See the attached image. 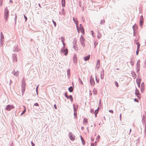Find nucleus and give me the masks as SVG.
Returning <instances> with one entry per match:
<instances>
[{
	"label": "nucleus",
	"mask_w": 146,
	"mask_h": 146,
	"mask_svg": "<svg viewBox=\"0 0 146 146\" xmlns=\"http://www.w3.org/2000/svg\"><path fill=\"white\" fill-rule=\"evenodd\" d=\"M104 22H105V20L104 19L103 20H101L100 21V24L102 25V24H103V23H104Z\"/></svg>",
	"instance_id": "nucleus-37"
},
{
	"label": "nucleus",
	"mask_w": 146,
	"mask_h": 146,
	"mask_svg": "<svg viewBox=\"0 0 146 146\" xmlns=\"http://www.w3.org/2000/svg\"><path fill=\"white\" fill-rule=\"evenodd\" d=\"M61 41L62 42H64V40H65V38L64 37L62 36L61 38Z\"/></svg>",
	"instance_id": "nucleus-36"
},
{
	"label": "nucleus",
	"mask_w": 146,
	"mask_h": 146,
	"mask_svg": "<svg viewBox=\"0 0 146 146\" xmlns=\"http://www.w3.org/2000/svg\"><path fill=\"white\" fill-rule=\"evenodd\" d=\"M24 18H25V21H27V17H26V16L24 15Z\"/></svg>",
	"instance_id": "nucleus-57"
},
{
	"label": "nucleus",
	"mask_w": 146,
	"mask_h": 146,
	"mask_svg": "<svg viewBox=\"0 0 146 146\" xmlns=\"http://www.w3.org/2000/svg\"><path fill=\"white\" fill-rule=\"evenodd\" d=\"M140 62V60H139L137 63V66L140 65L139 62Z\"/></svg>",
	"instance_id": "nucleus-46"
},
{
	"label": "nucleus",
	"mask_w": 146,
	"mask_h": 146,
	"mask_svg": "<svg viewBox=\"0 0 146 146\" xmlns=\"http://www.w3.org/2000/svg\"><path fill=\"white\" fill-rule=\"evenodd\" d=\"M115 85L117 87H118L119 85H118V83L117 82H116V81L115 82Z\"/></svg>",
	"instance_id": "nucleus-45"
},
{
	"label": "nucleus",
	"mask_w": 146,
	"mask_h": 146,
	"mask_svg": "<svg viewBox=\"0 0 146 146\" xmlns=\"http://www.w3.org/2000/svg\"><path fill=\"white\" fill-rule=\"evenodd\" d=\"M93 94L94 95H96L97 94V91L96 89H94L93 90Z\"/></svg>",
	"instance_id": "nucleus-27"
},
{
	"label": "nucleus",
	"mask_w": 146,
	"mask_h": 146,
	"mask_svg": "<svg viewBox=\"0 0 146 146\" xmlns=\"http://www.w3.org/2000/svg\"><path fill=\"white\" fill-rule=\"evenodd\" d=\"M31 144L32 146H35V144L32 142V141H31Z\"/></svg>",
	"instance_id": "nucleus-60"
},
{
	"label": "nucleus",
	"mask_w": 146,
	"mask_h": 146,
	"mask_svg": "<svg viewBox=\"0 0 146 146\" xmlns=\"http://www.w3.org/2000/svg\"><path fill=\"white\" fill-rule=\"evenodd\" d=\"M24 107L25 108V109L22 112V113H21V115H22L24 114L26 111V110L25 107L24 106Z\"/></svg>",
	"instance_id": "nucleus-30"
},
{
	"label": "nucleus",
	"mask_w": 146,
	"mask_h": 146,
	"mask_svg": "<svg viewBox=\"0 0 146 146\" xmlns=\"http://www.w3.org/2000/svg\"><path fill=\"white\" fill-rule=\"evenodd\" d=\"M67 76L68 78H69L70 76V70L68 69L67 70Z\"/></svg>",
	"instance_id": "nucleus-19"
},
{
	"label": "nucleus",
	"mask_w": 146,
	"mask_h": 146,
	"mask_svg": "<svg viewBox=\"0 0 146 146\" xmlns=\"http://www.w3.org/2000/svg\"><path fill=\"white\" fill-rule=\"evenodd\" d=\"M109 111L112 113H113V111L112 110H109Z\"/></svg>",
	"instance_id": "nucleus-64"
},
{
	"label": "nucleus",
	"mask_w": 146,
	"mask_h": 146,
	"mask_svg": "<svg viewBox=\"0 0 146 146\" xmlns=\"http://www.w3.org/2000/svg\"><path fill=\"white\" fill-rule=\"evenodd\" d=\"M15 18L14 19V20H15V24H16V21H17V15L16 14H15Z\"/></svg>",
	"instance_id": "nucleus-34"
},
{
	"label": "nucleus",
	"mask_w": 146,
	"mask_h": 146,
	"mask_svg": "<svg viewBox=\"0 0 146 146\" xmlns=\"http://www.w3.org/2000/svg\"><path fill=\"white\" fill-rule=\"evenodd\" d=\"M90 55H88L87 56L84 57V60L85 61H86L89 60L90 57Z\"/></svg>",
	"instance_id": "nucleus-12"
},
{
	"label": "nucleus",
	"mask_w": 146,
	"mask_h": 146,
	"mask_svg": "<svg viewBox=\"0 0 146 146\" xmlns=\"http://www.w3.org/2000/svg\"><path fill=\"white\" fill-rule=\"evenodd\" d=\"M90 81L91 85L92 86H94L95 84V82L94 79L91 78Z\"/></svg>",
	"instance_id": "nucleus-6"
},
{
	"label": "nucleus",
	"mask_w": 146,
	"mask_h": 146,
	"mask_svg": "<svg viewBox=\"0 0 146 146\" xmlns=\"http://www.w3.org/2000/svg\"><path fill=\"white\" fill-rule=\"evenodd\" d=\"M13 61H16L17 62V58L16 57L17 55L15 54H13Z\"/></svg>",
	"instance_id": "nucleus-9"
},
{
	"label": "nucleus",
	"mask_w": 146,
	"mask_h": 146,
	"mask_svg": "<svg viewBox=\"0 0 146 146\" xmlns=\"http://www.w3.org/2000/svg\"><path fill=\"white\" fill-rule=\"evenodd\" d=\"M131 74L132 75V76L134 78H135L136 76V75L135 73L133 71H132L131 72Z\"/></svg>",
	"instance_id": "nucleus-16"
},
{
	"label": "nucleus",
	"mask_w": 146,
	"mask_h": 146,
	"mask_svg": "<svg viewBox=\"0 0 146 146\" xmlns=\"http://www.w3.org/2000/svg\"><path fill=\"white\" fill-rule=\"evenodd\" d=\"M3 0H0V6H1L2 5Z\"/></svg>",
	"instance_id": "nucleus-47"
},
{
	"label": "nucleus",
	"mask_w": 146,
	"mask_h": 146,
	"mask_svg": "<svg viewBox=\"0 0 146 146\" xmlns=\"http://www.w3.org/2000/svg\"><path fill=\"white\" fill-rule=\"evenodd\" d=\"M73 62L74 63H76L77 62V59H73Z\"/></svg>",
	"instance_id": "nucleus-43"
},
{
	"label": "nucleus",
	"mask_w": 146,
	"mask_h": 146,
	"mask_svg": "<svg viewBox=\"0 0 146 146\" xmlns=\"http://www.w3.org/2000/svg\"><path fill=\"white\" fill-rule=\"evenodd\" d=\"M52 22H53V24H54V26L55 27H56V22L55 21H54V20H52Z\"/></svg>",
	"instance_id": "nucleus-44"
},
{
	"label": "nucleus",
	"mask_w": 146,
	"mask_h": 146,
	"mask_svg": "<svg viewBox=\"0 0 146 146\" xmlns=\"http://www.w3.org/2000/svg\"><path fill=\"white\" fill-rule=\"evenodd\" d=\"M74 117L75 118H77V112L76 111H74Z\"/></svg>",
	"instance_id": "nucleus-39"
},
{
	"label": "nucleus",
	"mask_w": 146,
	"mask_h": 146,
	"mask_svg": "<svg viewBox=\"0 0 146 146\" xmlns=\"http://www.w3.org/2000/svg\"><path fill=\"white\" fill-rule=\"evenodd\" d=\"M139 25L141 27H142V26L143 23V20H140L139 21Z\"/></svg>",
	"instance_id": "nucleus-22"
},
{
	"label": "nucleus",
	"mask_w": 146,
	"mask_h": 146,
	"mask_svg": "<svg viewBox=\"0 0 146 146\" xmlns=\"http://www.w3.org/2000/svg\"><path fill=\"white\" fill-rule=\"evenodd\" d=\"M99 110V108H98L96 110L94 111V113L95 115H97L98 113Z\"/></svg>",
	"instance_id": "nucleus-25"
},
{
	"label": "nucleus",
	"mask_w": 146,
	"mask_h": 146,
	"mask_svg": "<svg viewBox=\"0 0 146 146\" xmlns=\"http://www.w3.org/2000/svg\"><path fill=\"white\" fill-rule=\"evenodd\" d=\"M76 18H75V17H73V20L74 23H75L76 25V26H77V25H78V21L76 20Z\"/></svg>",
	"instance_id": "nucleus-14"
},
{
	"label": "nucleus",
	"mask_w": 146,
	"mask_h": 146,
	"mask_svg": "<svg viewBox=\"0 0 146 146\" xmlns=\"http://www.w3.org/2000/svg\"><path fill=\"white\" fill-rule=\"evenodd\" d=\"M145 115H143V119L142 120V122H145Z\"/></svg>",
	"instance_id": "nucleus-35"
},
{
	"label": "nucleus",
	"mask_w": 146,
	"mask_h": 146,
	"mask_svg": "<svg viewBox=\"0 0 146 146\" xmlns=\"http://www.w3.org/2000/svg\"><path fill=\"white\" fill-rule=\"evenodd\" d=\"M54 107L55 109H57V107L56 106V104L54 105Z\"/></svg>",
	"instance_id": "nucleus-63"
},
{
	"label": "nucleus",
	"mask_w": 146,
	"mask_h": 146,
	"mask_svg": "<svg viewBox=\"0 0 146 146\" xmlns=\"http://www.w3.org/2000/svg\"><path fill=\"white\" fill-rule=\"evenodd\" d=\"M68 91L70 92H72L73 90V88L72 86L70 87L68 89Z\"/></svg>",
	"instance_id": "nucleus-21"
},
{
	"label": "nucleus",
	"mask_w": 146,
	"mask_h": 146,
	"mask_svg": "<svg viewBox=\"0 0 146 146\" xmlns=\"http://www.w3.org/2000/svg\"><path fill=\"white\" fill-rule=\"evenodd\" d=\"M21 87L22 88V91L23 93H24L25 90V88L26 87V82H25V80L23 78L22 81V84Z\"/></svg>",
	"instance_id": "nucleus-2"
},
{
	"label": "nucleus",
	"mask_w": 146,
	"mask_h": 146,
	"mask_svg": "<svg viewBox=\"0 0 146 146\" xmlns=\"http://www.w3.org/2000/svg\"><path fill=\"white\" fill-rule=\"evenodd\" d=\"M61 3L62 7H64L65 6V0H62Z\"/></svg>",
	"instance_id": "nucleus-13"
},
{
	"label": "nucleus",
	"mask_w": 146,
	"mask_h": 146,
	"mask_svg": "<svg viewBox=\"0 0 146 146\" xmlns=\"http://www.w3.org/2000/svg\"><path fill=\"white\" fill-rule=\"evenodd\" d=\"M135 94L138 98H140V94L139 93L138 90L137 88H136Z\"/></svg>",
	"instance_id": "nucleus-7"
},
{
	"label": "nucleus",
	"mask_w": 146,
	"mask_h": 146,
	"mask_svg": "<svg viewBox=\"0 0 146 146\" xmlns=\"http://www.w3.org/2000/svg\"><path fill=\"white\" fill-rule=\"evenodd\" d=\"M79 28L80 29H82L83 28V26L81 24H80V27H79Z\"/></svg>",
	"instance_id": "nucleus-50"
},
{
	"label": "nucleus",
	"mask_w": 146,
	"mask_h": 146,
	"mask_svg": "<svg viewBox=\"0 0 146 146\" xmlns=\"http://www.w3.org/2000/svg\"><path fill=\"white\" fill-rule=\"evenodd\" d=\"M87 119L86 118H84L83 123L84 124L86 125L88 123Z\"/></svg>",
	"instance_id": "nucleus-18"
},
{
	"label": "nucleus",
	"mask_w": 146,
	"mask_h": 146,
	"mask_svg": "<svg viewBox=\"0 0 146 146\" xmlns=\"http://www.w3.org/2000/svg\"><path fill=\"white\" fill-rule=\"evenodd\" d=\"M130 64L132 66H133V65L134 64V63L131 60L130 61Z\"/></svg>",
	"instance_id": "nucleus-56"
},
{
	"label": "nucleus",
	"mask_w": 146,
	"mask_h": 146,
	"mask_svg": "<svg viewBox=\"0 0 146 146\" xmlns=\"http://www.w3.org/2000/svg\"><path fill=\"white\" fill-rule=\"evenodd\" d=\"M77 29L78 31V33H79V30H80V28H79V27L78 26V25H77V26H76Z\"/></svg>",
	"instance_id": "nucleus-40"
},
{
	"label": "nucleus",
	"mask_w": 146,
	"mask_h": 146,
	"mask_svg": "<svg viewBox=\"0 0 146 146\" xmlns=\"http://www.w3.org/2000/svg\"><path fill=\"white\" fill-rule=\"evenodd\" d=\"M94 48H96V46L98 44V43L96 41H94Z\"/></svg>",
	"instance_id": "nucleus-33"
},
{
	"label": "nucleus",
	"mask_w": 146,
	"mask_h": 146,
	"mask_svg": "<svg viewBox=\"0 0 146 146\" xmlns=\"http://www.w3.org/2000/svg\"><path fill=\"white\" fill-rule=\"evenodd\" d=\"M136 44H137V49H139V48H140V44L138 42H137Z\"/></svg>",
	"instance_id": "nucleus-32"
},
{
	"label": "nucleus",
	"mask_w": 146,
	"mask_h": 146,
	"mask_svg": "<svg viewBox=\"0 0 146 146\" xmlns=\"http://www.w3.org/2000/svg\"><path fill=\"white\" fill-rule=\"evenodd\" d=\"M12 73L15 76H17L18 75L17 74L15 70H13L12 72Z\"/></svg>",
	"instance_id": "nucleus-20"
},
{
	"label": "nucleus",
	"mask_w": 146,
	"mask_h": 146,
	"mask_svg": "<svg viewBox=\"0 0 146 146\" xmlns=\"http://www.w3.org/2000/svg\"><path fill=\"white\" fill-rule=\"evenodd\" d=\"M80 29V30L82 34H84V28H83L82 29Z\"/></svg>",
	"instance_id": "nucleus-38"
},
{
	"label": "nucleus",
	"mask_w": 146,
	"mask_h": 146,
	"mask_svg": "<svg viewBox=\"0 0 146 146\" xmlns=\"http://www.w3.org/2000/svg\"><path fill=\"white\" fill-rule=\"evenodd\" d=\"M78 107L77 106H76V107L75 106L74 104H73L74 110V111H76Z\"/></svg>",
	"instance_id": "nucleus-24"
},
{
	"label": "nucleus",
	"mask_w": 146,
	"mask_h": 146,
	"mask_svg": "<svg viewBox=\"0 0 146 146\" xmlns=\"http://www.w3.org/2000/svg\"><path fill=\"white\" fill-rule=\"evenodd\" d=\"M80 137L81 141H83V140H84V139L81 135H80Z\"/></svg>",
	"instance_id": "nucleus-61"
},
{
	"label": "nucleus",
	"mask_w": 146,
	"mask_h": 146,
	"mask_svg": "<svg viewBox=\"0 0 146 146\" xmlns=\"http://www.w3.org/2000/svg\"><path fill=\"white\" fill-rule=\"evenodd\" d=\"M141 87H144V82H142L141 84Z\"/></svg>",
	"instance_id": "nucleus-51"
},
{
	"label": "nucleus",
	"mask_w": 146,
	"mask_h": 146,
	"mask_svg": "<svg viewBox=\"0 0 146 146\" xmlns=\"http://www.w3.org/2000/svg\"><path fill=\"white\" fill-rule=\"evenodd\" d=\"M4 39H1V41H0V42L1 44L2 43V42H3V40Z\"/></svg>",
	"instance_id": "nucleus-62"
},
{
	"label": "nucleus",
	"mask_w": 146,
	"mask_h": 146,
	"mask_svg": "<svg viewBox=\"0 0 146 146\" xmlns=\"http://www.w3.org/2000/svg\"><path fill=\"white\" fill-rule=\"evenodd\" d=\"M139 49H137V51H136V54L137 55H138L139 54Z\"/></svg>",
	"instance_id": "nucleus-41"
},
{
	"label": "nucleus",
	"mask_w": 146,
	"mask_h": 146,
	"mask_svg": "<svg viewBox=\"0 0 146 146\" xmlns=\"http://www.w3.org/2000/svg\"><path fill=\"white\" fill-rule=\"evenodd\" d=\"M104 70H103V71L101 72V79H103L104 77Z\"/></svg>",
	"instance_id": "nucleus-15"
},
{
	"label": "nucleus",
	"mask_w": 146,
	"mask_h": 146,
	"mask_svg": "<svg viewBox=\"0 0 146 146\" xmlns=\"http://www.w3.org/2000/svg\"><path fill=\"white\" fill-rule=\"evenodd\" d=\"M34 105L36 106H39V104H38L37 103H36Z\"/></svg>",
	"instance_id": "nucleus-58"
},
{
	"label": "nucleus",
	"mask_w": 146,
	"mask_h": 146,
	"mask_svg": "<svg viewBox=\"0 0 146 146\" xmlns=\"http://www.w3.org/2000/svg\"><path fill=\"white\" fill-rule=\"evenodd\" d=\"M68 99H70L71 102H72L73 100L72 96L71 95H70L69 96H68Z\"/></svg>",
	"instance_id": "nucleus-26"
},
{
	"label": "nucleus",
	"mask_w": 146,
	"mask_h": 146,
	"mask_svg": "<svg viewBox=\"0 0 146 146\" xmlns=\"http://www.w3.org/2000/svg\"><path fill=\"white\" fill-rule=\"evenodd\" d=\"M14 108V106L13 105H8L5 108V110L10 111Z\"/></svg>",
	"instance_id": "nucleus-4"
},
{
	"label": "nucleus",
	"mask_w": 146,
	"mask_h": 146,
	"mask_svg": "<svg viewBox=\"0 0 146 146\" xmlns=\"http://www.w3.org/2000/svg\"><path fill=\"white\" fill-rule=\"evenodd\" d=\"M69 136L70 139L71 140L73 141L74 139V138L73 137L72 135V134L71 132H70L69 133Z\"/></svg>",
	"instance_id": "nucleus-10"
},
{
	"label": "nucleus",
	"mask_w": 146,
	"mask_h": 146,
	"mask_svg": "<svg viewBox=\"0 0 146 146\" xmlns=\"http://www.w3.org/2000/svg\"><path fill=\"white\" fill-rule=\"evenodd\" d=\"M82 142L83 145H84L85 144V140H83V141H82Z\"/></svg>",
	"instance_id": "nucleus-53"
},
{
	"label": "nucleus",
	"mask_w": 146,
	"mask_h": 146,
	"mask_svg": "<svg viewBox=\"0 0 146 146\" xmlns=\"http://www.w3.org/2000/svg\"><path fill=\"white\" fill-rule=\"evenodd\" d=\"M66 93L67 92H66L64 94V96L66 97L67 98V99H68V96L66 94Z\"/></svg>",
	"instance_id": "nucleus-49"
},
{
	"label": "nucleus",
	"mask_w": 146,
	"mask_h": 146,
	"mask_svg": "<svg viewBox=\"0 0 146 146\" xmlns=\"http://www.w3.org/2000/svg\"><path fill=\"white\" fill-rule=\"evenodd\" d=\"M101 36V35L99 31L98 32V38H100Z\"/></svg>",
	"instance_id": "nucleus-28"
},
{
	"label": "nucleus",
	"mask_w": 146,
	"mask_h": 146,
	"mask_svg": "<svg viewBox=\"0 0 146 146\" xmlns=\"http://www.w3.org/2000/svg\"><path fill=\"white\" fill-rule=\"evenodd\" d=\"M100 66V60L98 59L97 61L96 67L97 68H99Z\"/></svg>",
	"instance_id": "nucleus-11"
},
{
	"label": "nucleus",
	"mask_w": 146,
	"mask_h": 146,
	"mask_svg": "<svg viewBox=\"0 0 146 146\" xmlns=\"http://www.w3.org/2000/svg\"><path fill=\"white\" fill-rule=\"evenodd\" d=\"M1 35V39H4V35L1 32L0 33Z\"/></svg>",
	"instance_id": "nucleus-31"
},
{
	"label": "nucleus",
	"mask_w": 146,
	"mask_h": 146,
	"mask_svg": "<svg viewBox=\"0 0 146 146\" xmlns=\"http://www.w3.org/2000/svg\"><path fill=\"white\" fill-rule=\"evenodd\" d=\"M20 50L18 48H17V46L15 45L14 46V47L13 49V51L14 52H19Z\"/></svg>",
	"instance_id": "nucleus-8"
},
{
	"label": "nucleus",
	"mask_w": 146,
	"mask_h": 146,
	"mask_svg": "<svg viewBox=\"0 0 146 146\" xmlns=\"http://www.w3.org/2000/svg\"><path fill=\"white\" fill-rule=\"evenodd\" d=\"M140 20H143V17L142 15H141L140 18Z\"/></svg>",
	"instance_id": "nucleus-59"
},
{
	"label": "nucleus",
	"mask_w": 146,
	"mask_h": 146,
	"mask_svg": "<svg viewBox=\"0 0 146 146\" xmlns=\"http://www.w3.org/2000/svg\"><path fill=\"white\" fill-rule=\"evenodd\" d=\"M77 55L76 54H74V58L73 59H77Z\"/></svg>",
	"instance_id": "nucleus-52"
},
{
	"label": "nucleus",
	"mask_w": 146,
	"mask_h": 146,
	"mask_svg": "<svg viewBox=\"0 0 146 146\" xmlns=\"http://www.w3.org/2000/svg\"><path fill=\"white\" fill-rule=\"evenodd\" d=\"M9 11L7 7L5 8L4 13V19L6 21L7 20L8 18L9 17Z\"/></svg>",
	"instance_id": "nucleus-1"
},
{
	"label": "nucleus",
	"mask_w": 146,
	"mask_h": 146,
	"mask_svg": "<svg viewBox=\"0 0 146 146\" xmlns=\"http://www.w3.org/2000/svg\"><path fill=\"white\" fill-rule=\"evenodd\" d=\"M90 112L92 113H94V110L93 109H91L90 110Z\"/></svg>",
	"instance_id": "nucleus-55"
},
{
	"label": "nucleus",
	"mask_w": 146,
	"mask_h": 146,
	"mask_svg": "<svg viewBox=\"0 0 146 146\" xmlns=\"http://www.w3.org/2000/svg\"><path fill=\"white\" fill-rule=\"evenodd\" d=\"M38 86H39V85H38L36 86V94L37 95H38Z\"/></svg>",
	"instance_id": "nucleus-29"
},
{
	"label": "nucleus",
	"mask_w": 146,
	"mask_h": 146,
	"mask_svg": "<svg viewBox=\"0 0 146 146\" xmlns=\"http://www.w3.org/2000/svg\"><path fill=\"white\" fill-rule=\"evenodd\" d=\"M85 40L84 37L82 35H81L80 39V41L82 46L83 47H84L85 46Z\"/></svg>",
	"instance_id": "nucleus-3"
},
{
	"label": "nucleus",
	"mask_w": 146,
	"mask_h": 146,
	"mask_svg": "<svg viewBox=\"0 0 146 146\" xmlns=\"http://www.w3.org/2000/svg\"><path fill=\"white\" fill-rule=\"evenodd\" d=\"M61 52L62 53H63L65 56H66L68 53V50L67 48H61Z\"/></svg>",
	"instance_id": "nucleus-5"
},
{
	"label": "nucleus",
	"mask_w": 146,
	"mask_h": 146,
	"mask_svg": "<svg viewBox=\"0 0 146 146\" xmlns=\"http://www.w3.org/2000/svg\"><path fill=\"white\" fill-rule=\"evenodd\" d=\"M141 82V79H139L138 80V81L137 80V83L138 86L139 87H140Z\"/></svg>",
	"instance_id": "nucleus-23"
},
{
	"label": "nucleus",
	"mask_w": 146,
	"mask_h": 146,
	"mask_svg": "<svg viewBox=\"0 0 146 146\" xmlns=\"http://www.w3.org/2000/svg\"><path fill=\"white\" fill-rule=\"evenodd\" d=\"M144 90V87H141V92H142Z\"/></svg>",
	"instance_id": "nucleus-54"
},
{
	"label": "nucleus",
	"mask_w": 146,
	"mask_h": 146,
	"mask_svg": "<svg viewBox=\"0 0 146 146\" xmlns=\"http://www.w3.org/2000/svg\"><path fill=\"white\" fill-rule=\"evenodd\" d=\"M62 42V44H63V46L62 48H65V43H64V42Z\"/></svg>",
	"instance_id": "nucleus-48"
},
{
	"label": "nucleus",
	"mask_w": 146,
	"mask_h": 146,
	"mask_svg": "<svg viewBox=\"0 0 146 146\" xmlns=\"http://www.w3.org/2000/svg\"><path fill=\"white\" fill-rule=\"evenodd\" d=\"M96 82L97 83H98L99 82V79H98L97 78L96 76Z\"/></svg>",
	"instance_id": "nucleus-42"
},
{
	"label": "nucleus",
	"mask_w": 146,
	"mask_h": 146,
	"mask_svg": "<svg viewBox=\"0 0 146 146\" xmlns=\"http://www.w3.org/2000/svg\"><path fill=\"white\" fill-rule=\"evenodd\" d=\"M132 28L133 29V35H134V34H135L134 32L135 31V28L136 29L137 28V27L136 26V24H135L134 25H133V26Z\"/></svg>",
	"instance_id": "nucleus-17"
}]
</instances>
